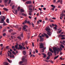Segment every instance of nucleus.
Returning a JSON list of instances; mask_svg holds the SVG:
<instances>
[{
    "label": "nucleus",
    "instance_id": "nucleus-19",
    "mask_svg": "<svg viewBox=\"0 0 65 65\" xmlns=\"http://www.w3.org/2000/svg\"><path fill=\"white\" fill-rule=\"evenodd\" d=\"M40 41H43V38H40Z\"/></svg>",
    "mask_w": 65,
    "mask_h": 65
},
{
    "label": "nucleus",
    "instance_id": "nucleus-40",
    "mask_svg": "<svg viewBox=\"0 0 65 65\" xmlns=\"http://www.w3.org/2000/svg\"><path fill=\"white\" fill-rule=\"evenodd\" d=\"M61 47L62 48H64V46L62 45H61Z\"/></svg>",
    "mask_w": 65,
    "mask_h": 65
},
{
    "label": "nucleus",
    "instance_id": "nucleus-61",
    "mask_svg": "<svg viewBox=\"0 0 65 65\" xmlns=\"http://www.w3.org/2000/svg\"><path fill=\"white\" fill-rule=\"evenodd\" d=\"M11 31H12V29H10L9 30V32H11Z\"/></svg>",
    "mask_w": 65,
    "mask_h": 65
},
{
    "label": "nucleus",
    "instance_id": "nucleus-43",
    "mask_svg": "<svg viewBox=\"0 0 65 65\" xmlns=\"http://www.w3.org/2000/svg\"><path fill=\"white\" fill-rule=\"evenodd\" d=\"M37 24L38 25L39 24V21H38L37 22Z\"/></svg>",
    "mask_w": 65,
    "mask_h": 65
},
{
    "label": "nucleus",
    "instance_id": "nucleus-13",
    "mask_svg": "<svg viewBox=\"0 0 65 65\" xmlns=\"http://www.w3.org/2000/svg\"><path fill=\"white\" fill-rule=\"evenodd\" d=\"M27 23V20H26L24 21V22H23L22 23V24L23 25H25V23Z\"/></svg>",
    "mask_w": 65,
    "mask_h": 65
},
{
    "label": "nucleus",
    "instance_id": "nucleus-50",
    "mask_svg": "<svg viewBox=\"0 0 65 65\" xmlns=\"http://www.w3.org/2000/svg\"><path fill=\"white\" fill-rule=\"evenodd\" d=\"M7 59L9 62H10V60H9V59Z\"/></svg>",
    "mask_w": 65,
    "mask_h": 65
},
{
    "label": "nucleus",
    "instance_id": "nucleus-20",
    "mask_svg": "<svg viewBox=\"0 0 65 65\" xmlns=\"http://www.w3.org/2000/svg\"><path fill=\"white\" fill-rule=\"evenodd\" d=\"M14 27H15V28H17V29H19V26L18 25H16V26H15Z\"/></svg>",
    "mask_w": 65,
    "mask_h": 65
},
{
    "label": "nucleus",
    "instance_id": "nucleus-35",
    "mask_svg": "<svg viewBox=\"0 0 65 65\" xmlns=\"http://www.w3.org/2000/svg\"><path fill=\"white\" fill-rule=\"evenodd\" d=\"M29 10H31V11H33V9H32V8H29Z\"/></svg>",
    "mask_w": 65,
    "mask_h": 65
},
{
    "label": "nucleus",
    "instance_id": "nucleus-42",
    "mask_svg": "<svg viewBox=\"0 0 65 65\" xmlns=\"http://www.w3.org/2000/svg\"><path fill=\"white\" fill-rule=\"evenodd\" d=\"M22 48H23V50H25L26 49V48H25V47L24 46H22Z\"/></svg>",
    "mask_w": 65,
    "mask_h": 65
},
{
    "label": "nucleus",
    "instance_id": "nucleus-36",
    "mask_svg": "<svg viewBox=\"0 0 65 65\" xmlns=\"http://www.w3.org/2000/svg\"><path fill=\"white\" fill-rule=\"evenodd\" d=\"M35 52H36V53H38V50L35 49Z\"/></svg>",
    "mask_w": 65,
    "mask_h": 65
},
{
    "label": "nucleus",
    "instance_id": "nucleus-21",
    "mask_svg": "<svg viewBox=\"0 0 65 65\" xmlns=\"http://www.w3.org/2000/svg\"><path fill=\"white\" fill-rule=\"evenodd\" d=\"M6 22L7 23H9V19H7Z\"/></svg>",
    "mask_w": 65,
    "mask_h": 65
},
{
    "label": "nucleus",
    "instance_id": "nucleus-17",
    "mask_svg": "<svg viewBox=\"0 0 65 65\" xmlns=\"http://www.w3.org/2000/svg\"><path fill=\"white\" fill-rule=\"evenodd\" d=\"M43 57L44 58H46V54H45L43 53Z\"/></svg>",
    "mask_w": 65,
    "mask_h": 65
},
{
    "label": "nucleus",
    "instance_id": "nucleus-3",
    "mask_svg": "<svg viewBox=\"0 0 65 65\" xmlns=\"http://www.w3.org/2000/svg\"><path fill=\"white\" fill-rule=\"evenodd\" d=\"M26 28H28V26L26 25H24L23 27V30H25V31H27V30L26 29Z\"/></svg>",
    "mask_w": 65,
    "mask_h": 65
},
{
    "label": "nucleus",
    "instance_id": "nucleus-18",
    "mask_svg": "<svg viewBox=\"0 0 65 65\" xmlns=\"http://www.w3.org/2000/svg\"><path fill=\"white\" fill-rule=\"evenodd\" d=\"M4 65H8V64L7 62H4Z\"/></svg>",
    "mask_w": 65,
    "mask_h": 65
},
{
    "label": "nucleus",
    "instance_id": "nucleus-41",
    "mask_svg": "<svg viewBox=\"0 0 65 65\" xmlns=\"http://www.w3.org/2000/svg\"><path fill=\"white\" fill-rule=\"evenodd\" d=\"M18 39H20L21 40V37H18Z\"/></svg>",
    "mask_w": 65,
    "mask_h": 65
},
{
    "label": "nucleus",
    "instance_id": "nucleus-33",
    "mask_svg": "<svg viewBox=\"0 0 65 65\" xmlns=\"http://www.w3.org/2000/svg\"><path fill=\"white\" fill-rule=\"evenodd\" d=\"M22 47H23V46H21L20 47H19V48L20 50H22Z\"/></svg>",
    "mask_w": 65,
    "mask_h": 65
},
{
    "label": "nucleus",
    "instance_id": "nucleus-60",
    "mask_svg": "<svg viewBox=\"0 0 65 65\" xmlns=\"http://www.w3.org/2000/svg\"><path fill=\"white\" fill-rule=\"evenodd\" d=\"M30 22L29 21H27V23L28 24H30Z\"/></svg>",
    "mask_w": 65,
    "mask_h": 65
},
{
    "label": "nucleus",
    "instance_id": "nucleus-12",
    "mask_svg": "<svg viewBox=\"0 0 65 65\" xmlns=\"http://www.w3.org/2000/svg\"><path fill=\"white\" fill-rule=\"evenodd\" d=\"M54 26H55V27H54V29H55V30H57V25H56V24H55Z\"/></svg>",
    "mask_w": 65,
    "mask_h": 65
},
{
    "label": "nucleus",
    "instance_id": "nucleus-25",
    "mask_svg": "<svg viewBox=\"0 0 65 65\" xmlns=\"http://www.w3.org/2000/svg\"><path fill=\"white\" fill-rule=\"evenodd\" d=\"M22 15L23 16H26V17L27 16V15L26 14H25L24 13H22Z\"/></svg>",
    "mask_w": 65,
    "mask_h": 65
},
{
    "label": "nucleus",
    "instance_id": "nucleus-29",
    "mask_svg": "<svg viewBox=\"0 0 65 65\" xmlns=\"http://www.w3.org/2000/svg\"><path fill=\"white\" fill-rule=\"evenodd\" d=\"M20 7H18V8H17V9H18V11H20Z\"/></svg>",
    "mask_w": 65,
    "mask_h": 65
},
{
    "label": "nucleus",
    "instance_id": "nucleus-7",
    "mask_svg": "<svg viewBox=\"0 0 65 65\" xmlns=\"http://www.w3.org/2000/svg\"><path fill=\"white\" fill-rule=\"evenodd\" d=\"M2 18L1 20L0 21V23H4V20L3 19V18Z\"/></svg>",
    "mask_w": 65,
    "mask_h": 65
},
{
    "label": "nucleus",
    "instance_id": "nucleus-2",
    "mask_svg": "<svg viewBox=\"0 0 65 65\" xmlns=\"http://www.w3.org/2000/svg\"><path fill=\"white\" fill-rule=\"evenodd\" d=\"M52 48L54 53H56V52L57 51L58 52H59L58 49L57 48H56V47H53Z\"/></svg>",
    "mask_w": 65,
    "mask_h": 65
},
{
    "label": "nucleus",
    "instance_id": "nucleus-6",
    "mask_svg": "<svg viewBox=\"0 0 65 65\" xmlns=\"http://www.w3.org/2000/svg\"><path fill=\"white\" fill-rule=\"evenodd\" d=\"M26 3L27 4H31L32 3V1H27L26 2Z\"/></svg>",
    "mask_w": 65,
    "mask_h": 65
},
{
    "label": "nucleus",
    "instance_id": "nucleus-59",
    "mask_svg": "<svg viewBox=\"0 0 65 65\" xmlns=\"http://www.w3.org/2000/svg\"><path fill=\"white\" fill-rule=\"evenodd\" d=\"M53 3H56V0H54Z\"/></svg>",
    "mask_w": 65,
    "mask_h": 65
},
{
    "label": "nucleus",
    "instance_id": "nucleus-39",
    "mask_svg": "<svg viewBox=\"0 0 65 65\" xmlns=\"http://www.w3.org/2000/svg\"><path fill=\"white\" fill-rule=\"evenodd\" d=\"M8 1V0H5V3H7V2Z\"/></svg>",
    "mask_w": 65,
    "mask_h": 65
},
{
    "label": "nucleus",
    "instance_id": "nucleus-47",
    "mask_svg": "<svg viewBox=\"0 0 65 65\" xmlns=\"http://www.w3.org/2000/svg\"><path fill=\"white\" fill-rule=\"evenodd\" d=\"M6 35V34L4 33L3 34V36H4Z\"/></svg>",
    "mask_w": 65,
    "mask_h": 65
},
{
    "label": "nucleus",
    "instance_id": "nucleus-15",
    "mask_svg": "<svg viewBox=\"0 0 65 65\" xmlns=\"http://www.w3.org/2000/svg\"><path fill=\"white\" fill-rule=\"evenodd\" d=\"M3 9L4 10H5V11H8V9L5 8H4Z\"/></svg>",
    "mask_w": 65,
    "mask_h": 65
},
{
    "label": "nucleus",
    "instance_id": "nucleus-22",
    "mask_svg": "<svg viewBox=\"0 0 65 65\" xmlns=\"http://www.w3.org/2000/svg\"><path fill=\"white\" fill-rule=\"evenodd\" d=\"M23 53L24 55H25L26 53V51H23Z\"/></svg>",
    "mask_w": 65,
    "mask_h": 65
},
{
    "label": "nucleus",
    "instance_id": "nucleus-57",
    "mask_svg": "<svg viewBox=\"0 0 65 65\" xmlns=\"http://www.w3.org/2000/svg\"><path fill=\"white\" fill-rule=\"evenodd\" d=\"M43 10H46V8L44 7L43 8Z\"/></svg>",
    "mask_w": 65,
    "mask_h": 65
},
{
    "label": "nucleus",
    "instance_id": "nucleus-44",
    "mask_svg": "<svg viewBox=\"0 0 65 65\" xmlns=\"http://www.w3.org/2000/svg\"><path fill=\"white\" fill-rule=\"evenodd\" d=\"M11 0H9L8 4H10V2H11Z\"/></svg>",
    "mask_w": 65,
    "mask_h": 65
},
{
    "label": "nucleus",
    "instance_id": "nucleus-58",
    "mask_svg": "<svg viewBox=\"0 0 65 65\" xmlns=\"http://www.w3.org/2000/svg\"><path fill=\"white\" fill-rule=\"evenodd\" d=\"M39 22H40V23H41L42 22V20H39Z\"/></svg>",
    "mask_w": 65,
    "mask_h": 65
},
{
    "label": "nucleus",
    "instance_id": "nucleus-26",
    "mask_svg": "<svg viewBox=\"0 0 65 65\" xmlns=\"http://www.w3.org/2000/svg\"><path fill=\"white\" fill-rule=\"evenodd\" d=\"M59 57V55H58L57 56L55 57L54 59V60H55V59H57V58H58Z\"/></svg>",
    "mask_w": 65,
    "mask_h": 65
},
{
    "label": "nucleus",
    "instance_id": "nucleus-53",
    "mask_svg": "<svg viewBox=\"0 0 65 65\" xmlns=\"http://www.w3.org/2000/svg\"><path fill=\"white\" fill-rule=\"evenodd\" d=\"M31 57H35V56L34 55H31Z\"/></svg>",
    "mask_w": 65,
    "mask_h": 65
},
{
    "label": "nucleus",
    "instance_id": "nucleus-14",
    "mask_svg": "<svg viewBox=\"0 0 65 65\" xmlns=\"http://www.w3.org/2000/svg\"><path fill=\"white\" fill-rule=\"evenodd\" d=\"M42 37H45V36L44 35H43V34H42L41 35V36H39L40 38H42Z\"/></svg>",
    "mask_w": 65,
    "mask_h": 65
},
{
    "label": "nucleus",
    "instance_id": "nucleus-10",
    "mask_svg": "<svg viewBox=\"0 0 65 65\" xmlns=\"http://www.w3.org/2000/svg\"><path fill=\"white\" fill-rule=\"evenodd\" d=\"M57 2H60L61 4H62V3L63 2L62 0H58L57 1Z\"/></svg>",
    "mask_w": 65,
    "mask_h": 65
},
{
    "label": "nucleus",
    "instance_id": "nucleus-28",
    "mask_svg": "<svg viewBox=\"0 0 65 65\" xmlns=\"http://www.w3.org/2000/svg\"><path fill=\"white\" fill-rule=\"evenodd\" d=\"M50 52H48L47 53V55H48V57H51V55L50 54H50Z\"/></svg>",
    "mask_w": 65,
    "mask_h": 65
},
{
    "label": "nucleus",
    "instance_id": "nucleus-27",
    "mask_svg": "<svg viewBox=\"0 0 65 65\" xmlns=\"http://www.w3.org/2000/svg\"><path fill=\"white\" fill-rule=\"evenodd\" d=\"M18 13V10H16L15 11V13H14V14H17Z\"/></svg>",
    "mask_w": 65,
    "mask_h": 65
},
{
    "label": "nucleus",
    "instance_id": "nucleus-5",
    "mask_svg": "<svg viewBox=\"0 0 65 65\" xmlns=\"http://www.w3.org/2000/svg\"><path fill=\"white\" fill-rule=\"evenodd\" d=\"M51 7H53L52 8V9L53 10V11H54V9H55V8L56 7V6H54L53 5H51Z\"/></svg>",
    "mask_w": 65,
    "mask_h": 65
},
{
    "label": "nucleus",
    "instance_id": "nucleus-32",
    "mask_svg": "<svg viewBox=\"0 0 65 65\" xmlns=\"http://www.w3.org/2000/svg\"><path fill=\"white\" fill-rule=\"evenodd\" d=\"M29 7H33V5H30L29 6Z\"/></svg>",
    "mask_w": 65,
    "mask_h": 65
},
{
    "label": "nucleus",
    "instance_id": "nucleus-48",
    "mask_svg": "<svg viewBox=\"0 0 65 65\" xmlns=\"http://www.w3.org/2000/svg\"><path fill=\"white\" fill-rule=\"evenodd\" d=\"M3 18L4 20H5V17L4 16H3Z\"/></svg>",
    "mask_w": 65,
    "mask_h": 65
},
{
    "label": "nucleus",
    "instance_id": "nucleus-51",
    "mask_svg": "<svg viewBox=\"0 0 65 65\" xmlns=\"http://www.w3.org/2000/svg\"><path fill=\"white\" fill-rule=\"evenodd\" d=\"M47 59H50V57H48H48H47Z\"/></svg>",
    "mask_w": 65,
    "mask_h": 65
},
{
    "label": "nucleus",
    "instance_id": "nucleus-54",
    "mask_svg": "<svg viewBox=\"0 0 65 65\" xmlns=\"http://www.w3.org/2000/svg\"><path fill=\"white\" fill-rule=\"evenodd\" d=\"M50 26L51 28H52V27H53V26H52V25H50Z\"/></svg>",
    "mask_w": 65,
    "mask_h": 65
},
{
    "label": "nucleus",
    "instance_id": "nucleus-64",
    "mask_svg": "<svg viewBox=\"0 0 65 65\" xmlns=\"http://www.w3.org/2000/svg\"><path fill=\"white\" fill-rule=\"evenodd\" d=\"M25 44H27V41H25Z\"/></svg>",
    "mask_w": 65,
    "mask_h": 65
},
{
    "label": "nucleus",
    "instance_id": "nucleus-1",
    "mask_svg": "<svg viewBox=\"0 0 65 65\" xmlns=\"http://www.w3.org/2000/svg\"><path fill=\"white\" fill-rule=\"evenodd\" d=\"M22 60L23 61H21L20 62V64H21L22 63H23L24 62V63H23L22 65H27V60L24 58H22Z\"/></svg>",
    "mask_w": 65,
    "mask_h": 65
},
{
    "label": "nucleus",
    "instance_id": "nucleus-4",
    "mask_svg": "<svg viewBox=\"0 0 65 65\" xmlns=\"http://www.w3.org/2000/svg\"><path fill=\"white\" fill-rule=\"evenodd\" d=\"M40 48H44V47L43 46V43H40Z\"/></svg>",
    "mask_w": 65,
    "mask_h": 65
},
{
    "label": "nucleus",
    "instance_id": "nucleus-56",
    "mask_svg": "<svg viewBox=\"0 0 65 65\" xmlns=\"http://www.w3.org/2000/svg\"><path fill=\"white\" fill-rule=\"evenodd\" d=\"M65 35H62L61 36V37H65Z\"/></svg>",
    "mask_w": 65,
    "mask_h": 65
},
{
    "label": "nucleus",
    "instance_id": "nucleus-63",
    "mask_svg": "<svg viewBox=\"0 0 65 65\" xmlns=\"http://www.w3.org/2000/svg\"><path fill=\"white\" fill-rule=\"evenodd\" d=\"M52 19H53V20H56V18L55 17H53L52 18Z\"/></svg>",
    "mask_w": 65,
    "mask_h": 65
},
{
    "label": "nucleus",
    "instance_id": "nucleus-38",
    "mask_svg": "<svg viewBox=\"0 0 65 65\" xmlns=\"http://www.w3.org/2000/svg\"><path fill=\"white\" fill-rule=\"evenodd\" d=\"M61 34H60V35H59L58 36V38H59V37H61Z\"/></svg>",
    "mask_w": 65,
    "mask_h": 65
},
{
    "label": "nucleus",
    "instance_id": "nucleus-46",
    "mask_svg": "<svg viewBox=\"0 0 65 65\" xmlns=\"http://www.w3.org/2000/svg\"><path fill=\"white\" fill-rule=\"evenodd\" d=\"M12 48L14 49V48H15V47H14V46H12Z\"/></svg>",
    "mask_w": 65,
    "mask_h": 65
},
{
    "label": "nucleus",
    "instance_id": "nucleus-8",
    "mask_svg": "<svg viewBox=\"0 0 65 65\" xmlns=\"http://www.w3.org/2000/svg\"><path fill=\"white\" fill-rule=\"evenodd\" d=\"M47 32H47V34L49 36H51V32L49 31H47Z\"/></svg>",
    "mask_w": 65,
    "mask_h": 65
},
{
    "label": "nucleus",
    "instance_id": "nucleus-52",
    "mask_svg": "<svg viewBox=\"0 0 65 65\" xmlns=\"http://www.w3.org/2000/svg\"><path fill=\"white\" fill-rule=\"evenodd\" d=\"M29 15H32V13H31L29 12Z\"/></svg>",
    "mask_w": 65,
    "mask_h": 65
},
{
    "label": "nucleus",
    "instance_id": "nucleus-16",
    "mask_svg": "<svg viewBox=\"0 0 65 65\" xmlns=\"http://www.w3.org/2000/svg\"><path fill=\"white\" fill-rule=\"evenodd\" d=\"M18 45L19 44H17L15 46V47L16 48V50H18Z\"/></svg>",
    "mask_w": 65,
    "mask_h": 65
},
{
    "label": "nucleus",
    "instance_id": "nucleus-45",
    "mask_svg": "<svg viewBox=\"0 0 65 65\" xmlns=\"http://www.w3.org/2000/svg\"><path fill=\"white\" fill-rule=\"evenodd\" d=\"M61 39H62V40H64V39H65V38L63 37Z\"/></svg>",
    "mask_w": 65,
    "mask_h": 65
},
{
    "label": "nucleus",
    "instance_id": "nucleus-30",
    "mask_svg": "<svg viewBox=\"0 0 65 65\" xmlns=\"http://www.w3.org/2000/svg\"><path fill=\"white\" fill-rule=\"evenodd\" d=\"M62 31V30H60L58 31V33L57 32V33H61Z\"/></svg>",
    "mask_w": 65,
    "mask_h": 65
},
{
    "label": "nucleus",
    "instance_id": "nucleus-37",
    "mask_svg": "<svg viewBox=\"0 0 65 65\" xmlns=\"http://www.w3.org/2000/svg\"><path fill=\"white\" fill-rule=\"evenodd\" d=\"M12 35H14V34H16V32H13V33H12Z\"/></svg>",
    "mask_w": 65,
    "mask_h": 65
},
{
    "label": "nucleus",
    "instance_id": "nucleus-23",
    "mask_svg": "<svg viewBox=\"0 0 65 65\" xmlns=\"http://www.w3.org/2000/svg\"><path fill=\"white\" fill-rule=\"evenodd\" d=\"M20 11L21 12H24V11L23 9H21L20 10Z\"/></svg>",
    "mask_w": 65,
    "mask_h": 65
},
{
    "label": "nucleus",
    "instance_id": "nucleus-49",
    "mask_svg": "<svg viewBox=\"0 0 65 65\" xmlns=\"http://www.w3.org/2000/svg\"><path fill=\"white\" fill-rule=\"evenodd\" d=\"M21 27H20L19 28H18L19 31H21Z\"/></svg>",
    "mask_w": 65,
    "mask_h": 65
},
{
    "label": "nucleus",
    "instance_id": "nucleus-62",
    "mask_svg": "<svg viewBox=\"0 0 65 65\" xmlns=\"http://www.w3.org/2000/svg\"><path fill=\"white\" fill-rule=\"evenodd\" d=\"M4 47H3L2 48H1V50H2L4 49Z\"/></svg>",
    "mask_w": 65,
    "mask_h": 65
},
{
    "label": "nucleus",
    "instance_id": "nucleus-24",
    "mask_svg": "<svg viewBox=\"0 0 65 65\" xmlns=\"http://www.w3.org/2000/svg\"><path fill=\"white\" fill-rule=\"evenodd\" d=\"M20 36L22 37V38L24 37V36H23V33H22L21 35H20Z\"/></svg>",
    "mask_w": 65,
    "mask_h": 65
},
{
    "label": "nucleus",
    "instance_id": "nucleus-34",
    "mask_svg": "<svg viewBox=\"0 0 65 65\" xmlns=\"http://www.w3.org/2000/svg\"><path fill=\"white\" fill-rule=\"evenodd\" d=\"M15 6H14V5H13L12 7V9H14V7Z\"/></svg>",
    "mask_w": 65,
    "mask_h": 65
},
{
    "label": "nucleus",
    "instance_id": "nucleus-11",
    "mask_svg": "<svg viewBox=\"0 0 65 65\" xmlns=\"http://www.w3.org/2000/svg\"><path fill=\"white\" fill-rule=\"evenodd\" d=\"M45 30L47 32V31H51V29L48 27H46V28L45 29Z\"/></svg>",
    "mask_w": 65,
    "mask_h": 65
},
{
    "label": "nucleus",
    "instance_id": "nucleus-9",
    "mask_svg": "<svg viewBox=\"0 0 65 65\" xmlns=\"http://www.w3.org/2000/svg\"><path fill=\"white\" fill-rule=\"evenodd\" d=\"M43 34L45 36L46 38H48L49 37L46 34H45V33H43Z\"/></svg>",
    "mask_w": 65,
    "mask_h": 65
},
{
    "label": "nucleus",
    "instance_id": "nucleus-55",
    "mask_svg": "<svg viewBox=\"0 0 65 65\" xmlns=\"http://www.w3.org/2000/svg\"><path fill=\"white\" fill-rule=\"evenodd\" d=\"M49 50L50 51V52H51V51H52V50L51 48H50L49 49Z\"/></svg>",
    "mask_w": 65,
    "mask_h": 65
},
{
    "label": "nucleus",
    "instance_id": "nucleus-31",
    "mask_svg": "<svg viewBox=\"0 0 65 65\" xmlns=\"http://www.w3.org/2000/svg\"><path fill=\"white\" fill-rule=\"evenodd\" d=\"M21 44H22V46H25V43H21Z\"/></svg>",
    "mask_w": 65,
    "mask_h": 65
}]
</instances>
